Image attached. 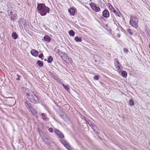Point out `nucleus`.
<instances>
[{
    "label": "nucleus",
    "mask_w": 150,
    "mask_h": 150,
    "mask_svg": "<svg viewBox=\"0 0 150 150\" xmlns=\"http://www.w3.org/2000/svg\"><path fill=\"white\" fill-rule=\"evenodd\" d=\"M17 76L18 77H20V76H19V75H18V74H17Z\"/></svg>",
    "instance_id": "obj_36"
},
{
    "label": "nucleus",
    "mask_w": 150,
    "mask_h": 150,
    "mask_svg": "<svg viewBox=\"0 0 150 150\" xmlns=\"http://www.w3.org/2000/svg\"><path fill=\"white\" fill-rule=\"evenodd\" d=\"M37 9L41 16H45L49 13L50 9L44 4H39L38 5Z\"/></svg>",
    "instance_id": "obj_1"
},
{
    "label": "nucleus",
    "mask_w": 150,
    "mask_h": 150,
    "mask_svg": "<svg viewBox=\"0 0 150 150\" xmlns=\"http://www.w3.org/2000/svg\"><path fill=\"white\" fill-rule=\"evenodd\" d=\"M149 36H150V33H149Z\"/></svg>",
    "instance_id": "obj_39"
},
{
    "label": "nucleus",
    "mask_w": 150,
    "mask_h": 150,
    "mask_svg": "<svg viewBox=\"0 0 150 150\" xmlns=\"http://www.w3.org/2000/svg\"><path fill=\"white\" fill-rule=\"evenodd\" d=\"M129 105L131 106H133L134 105V103L132 99H130L129 101Z\"/></svg>",
    "instance_id": "obj_21"
},
{
    "label": "nucleus",
    "mask_w": 150,
    "mask_h": 150,
    "mask_svg": "<svg viewBox=\"0 0 150 150\" xmlns=\"http://www.w3.org/2000/svg\"><path fill=\"white\" fill-rule=\"evenodd\" d=\"M44 40L47 42H49L50 41L51 39L47 35H45L44 37Z\"/></svg>",
    "instance_id": "obj_13"
},
{
    "label": "nucleus",
    "mask_w": 150,
    "mask_h": 150,
    "mask_svg": "<svg viewBox=\"0 0 150 150\" xmlns=\"http://www.w3.org/2000/svg\"><path fill=\"white\" fill-rule=\"evenodd\" d=\"M113 8H114L112 6H111L110 7V9L112 11V10H113Z\"/></svg>",
    "instance_id": "obj_32"
},
{
    "label": "nucleus",
    "mask_w": 150,
    "mask_h": 150,
    "mask_svg": "<svg viewBox=\"0 0 150 150\" xmlns=\"http://www.w3.org/2000/svg\"><path fill=\"white\" fill-rule=\"evenodd\" d=\"M62 86L65 90H66L67 91H69V89L68 86H66L64 84H63Z\"/></svg>",
    "instance_id": "obj_24"
},
{
    "label": "nucleus",
    "mask_w": 150,
    "mask_h": 150,
    "mask_svg": "<svg viewBox=\"0 0 150 150\" xmlns=\"http://www.w3.org/2000/svg\"><path fill=\"white\" fill-rule=\"evenodd\" d=\"M53 59L51 56H49L48 57L47 62L49 63L52 62L53 60Z\"/></svg>",
    "instance_id": "obj_18"
},
{
    "label": "nucleus",
    "mask_w": 150,
    "mask_h": 150,
    "mask_svg": "<svg viewBox=\"0 0 150 150\" xmlns=\"http://www.w3.org/2000/svg\"><path fill=\"white\" fill-rule=\"evenodd\" d=\"M31 54L33 56L36 57L38 54V51L35 49H33L31 51Z\"/></svg>",
    "instance_id": "obj_9"
},
{
    "label": "nucleus",
    "mask_w": 150,
    "mask_h": 150,
    "mask_svg": "<svg viewBox=\"0 0 150 150\" xmlns=\"http://www.w3.org/2000/svg\"><path fill=\"white\" fill-rule=\"evenodd\" d=\"M149 47L150 48V44L149 45Z\"/></svg>",
    "instance_id": "obj_38"
},
{
    "label": "nucleus",
    "mask_w": 150,
    "mask_h": 150,
    "mask_svg": "<svg viewBox=\"0 0 150 150\" xmlns=\"http://www.w3.org/2000/svg\"><path fill=\"white\" fill-rule=\"evenodd\" d=\"M26 107L28 108H29L30 110L32 108L31 105L30 103H26L25 104Z\"/></svg>",
    "instance_id": "obj_20"
},
{
    "label": "nucleus",
    "mask_w": 150,
    "mask_h": 150,
    "mask_svg": "<svg viewBox=\"0 0 150 150\" xmlns=\"http://www.w3.org/2000/svg\"><path fill=\"white\" fill-rule=\"evenodd\" d=\"M58 82L61 84L63 86V84H64L63 82L59 79L57 80Z\"/></svg>",
    "instance_id": "obj_28"
},
{
    "label": "nucleus",
    "mask_w": 150,
    "mask_h": 150,
    "mask_svg": "<svg viewBox=\"0 0 150 150\" xmlns=\"http://www.w3.org/2000/svg\"><path fill=\"white\" fill-rule=\"evenodd\" d=\"M122 76L124 77H126L127 76V73L125 71H123L121 72Z\"/></svg>",
    "instance_id": "obj_15"
},
{
    "label": "nucleus",
    "mask_w": 150,
    "mask_h": 150,
    "mask_svg": "<svg viewBox=\"0 0 150 150\" xmlns=\"http://www.w3.org/2000/svg\"><path fill=\"white\" fill-rule=\"evenodd\" d=\"M68 12L71 15H74L75 12V10L74 8L72 7L69 9Z\"/></svg>",
    "instance_id": "obj_8"
},
{
    "label": "nucleus",
    "mask_w": 150,
    "mask_h": 150,
    "mask_svg": "<svg viewBox=\"0 0 150 150\" xmlns=\"http://www.w3.org/2000/svg\"><path fill=\"white\" fill-rule=\"evenodd\" d=\"M118 37H120V35H118Z\"/></svg>",
    "instance_id": "obj_40"
},
{
    "label": "nucleus",
    "mask_w": 150,
    "mask_h": 150,
    "mask_svg": "<svg viewBox=\"0 0 150 150\" xmlns=\"http://www.w3.org/2000/svg\"><path fill=\"white\" fill-rule=\"evenodd\" d=\"M61 143L68 149L71 150V148L69 145V144L67 143V142L63 140H60Z\"/></svg>",
    "instance_id": "obj_5"
},
{
    "label": "nucleus",
    "mask_w": 150,
    "mask_h": 150,
    "mask_svg": "<svg viewBox=\"0 0 150 150\" xmlns=\"http://www.w3.org/2000/svg\"><path fill=\"white\" fill-rule=\"evenodd\" d=\"M37 64L40 67H42L43 65V63L41 61H38L37 62Z\"/></svg>",
    "instance_id": "obj_23"
},
{
    "label": "nucleus",
    "mask_w": 150,
    "mask_h": 150,
    "mask_svg": "<svg viewBox=\"0 0 150 150\" xmlns=\"http://www.w3.org/2000/svg\"><path fill=\"white\" fill-rule=\"evenodd\" d=\"M54 132L57 135L59 136V137L61 138H63L64 137V135L59 130L55 129H54Z\"/></svg>",
    "instance_id": "obj_6"
},
{
    "label": "nucleus",
    "mask_w": 150,
    "mask_h": 150,
    "mask_svg": "<svg viewBox=\"0 0 150 150\" xmlns=\"http://www.w3.org/2000/svg\"><path fill=\"white\" fill-rule=\"evenodd\" d=\"M93 79L95 80H98L99 79V76H96L93 77Z\"/></svg>",
    "instance_id": "obj_26"
},
{
    "label": "nucleus",
    "mask_w": 150,
    "mask_h": 150,
    "mask_svg": "<svg viewBox=\"0 0 150 150\" xmlns=\"http://www.w3.org/2000/svg\"><path fill=\"white\" fill-rule=\"evenodd\" d=\"M41 117L43 120L45 121H47L48 119L46 117L45 114L44 113H42L41 114Z\"/></svg>",
    "instance_id": "obj_10"
},
{
    "label": "nucleus",
    "mask_w": 150,
    "mask_h": 150,
    "mask_svg": "<svg viewBox=\"0 0 150 150\" xmlns=\"http://www.w3.org/2000/svg\"><path fill=\"white\" fill-rule=\"evenodd\" d=\"M112 11L114 12V13L116 16L120 17L119 13L117 12L116 11H115L114 8H113V10H112Z\"/></svg>",
    "instance_id": "obj_19"
},
{
    "label": "nucleus",
    "mask_w": 150,
    "mask_h": 150,
    "mask_svg": "<svg viewBox=\"0 0 150 150\" xmlns=\"http://www.w3.org/2000/svg\"><path fill=\"white\" fill-rule=\"evenodd\" d=\"M70 60H71V59H69V62H70Z\"/></svg>",
    "instance_id": "obj_37"
},
{
    "label": "nucleus",
    "mask_w": 150,
    "mask_h": 150,
    "mask_svg": "<svg viewBox=\"0 0 150 150\" xmlns=\"http://www.w3.org/2000/svg\"><path fill=\"white\" fill-rule=\"evenodd\" d=\"M88 124L91 127V128L93 129L94 131H95L96 127L95 126V125L94 124V123L92 122H91V121H89L88 122Z\"/></svg>",
    "instance_id": "obj_11"
},
{
    "label": "nucleus",
    "mask_w": 150,
    "mask_h": 150,
    "mask_svg": "<svg viewBox=\"0 0 150 150\" xmlns=\"http://www.w3.org/2000/svg\"><path fill=\"white\" fill-rule=\"evenodd\" d=\"M57 77H55V78H54V79H57Z\"/></svg>",
    "instance_id": "obj_35"
},
{
    "label": "nucleus",
    "mask_w": 150,
    "mask_h": 150,
    "mask_svg": "<svg viewBox=\"0 0 150 150\" xmlns=\"http://www.w3.org/2000/svg\"><path fill=\"white\" fill-rule=\"evenodd\" d=\"M74 40L76 42H81L82 41L81 38L78 37H75L74 38Z\"/></svg>",
    "instance_id": "obj_17"
},
{
    "label": "nucleus",
    "mask_w": 150,
    "mask_h": 150,
    "mask_svg": "<svg viewBox=\"0 0 150 150\" xmlns=\"http://www.w3.org/2000/svg\"><path fill=\"white\" fill-rule=\"evenodd\" d=\"M30 111L31 112V113L34 115V116H36L37 115V112L36 111L34 110L33 108H32L30 110Z\"/></svg>",
    "instance_id": "obj_16"
},
{
    "label": "nucleus",
    "mask_w": 150,
    "mask_h": 150,
    "mask_svg": "<svg viewBox=\"0 0 150 150\" xmlns=\"http://www.w3.org/2000/svg\"><path fill=\"white\" fill-rule=\"evenodd\" d=\"M48 130L51 133L53 132V130L51 128H49L48 129Z\"/></svg>",
    "instance_id": "obj_29"
},
{
    "label": "nucleus",
    "mask_w": 150,
    "mask_h": 150,
    "mask_svg": "<svg viewBox=\"0 0 150 150\" xmlns=\"http://www.w3.org/2000/svg\"><path fill=\"white\" fill-rule=\"evenodd\" d=\"M25 96L32 102L35 103H38V98L32 91L30 90L28 93H25Z\"/></svg>",
    "instance_id": "obj_2"
},
{
    "label": "nucleus",
    "mask_w": 150,
    "mask_h": 150,
    "mask_svg": "<svg viewBox=\"0 0 150 150\" xmlns=\"http://www.w3.org/2000/svg\"><path fill=\"white\" fill-rule=\"evenodd\" d=\"M16 79H17V80H19L20 79L19 77H18V78H17Z\"/></svg>",
    "instance_id": "obj_34"
},
{
    "label": "nucleus",
    "mask_w": 150,
    "mask_h": 150,
    "mask_svg": "<svg viewBox=\"0 0 150 150\" xmlns=\"http://www.w3.org/2000/svg\"><path fill=\"white\" fill-rule=\"evenodd\" d=\"M115 68L117 70V71L119 73H120L122 69L121 65L117 60L116 62H115Z\"/></svg>",
    "instance_id": "obj_4"
},
{
    "label": "nucleus",
    "mask_w": 150,
    "mask_h": 150,
    "mask_svg": "<svg viewBox=\"0 0 150 150\" xmlns=\"http://www.w3.org/2000/svg\"><path fill=\"white\" fill-rule=\"evenodd\" d=\"M124 51L125 52H127L128 51V50L127 49H124Z\"/></svg>",
    "instance_id": "obj_31"
},
{
    "label": "nucleus",
    "mask_w": 150,
    "mask_h": 150,
    "mask_svg": "<svg viewBox=\"0 0 150 150\" xmlns=\"http://www.w3.org/2000/svg\"><path fill=\"white\" fill-rule=\"evenodd\" d=\"M43 54H39L38 57L39 58H41L43 57Z\"/></svg>",
    "instance_id": "obj_30"
},
{
    "label": "nucleus",
    "mask_w": 150,
    "mask_h": 150,
    "mask_svg": "<svg viewBox=\"0 0 150 150\" xmlns=\"http://www.w3.org/2000/svg\"><path fill=\"white\" fill-rule=\"evenodd\" d=\"M12 37L14 39H16L18 38V36L16 32H13L12 34Z\"/></svg>",
    "instance_id": "obj_12"
},
{
    "label": "nucleus",
    "mask_w": 150,
    "mask_h": 150,
    "mask_svg": "<svg viewBox=\"0 0 150 150\" xmlns=\"http://www.w3.org/2000/svg\"><path fill=\"white\" fill-rule=\"evenodd\" d=\"M69 35L71 36H74L75 34L74 32L72 30H70L69 32Z\"/></svg>",
    "instance_id": "obj_22"
},
{
    "label": "nucleus",
    "mask_w": 150,
    "mask_h": 150,
    "mask_svg": "<svg viewBox=\"0 0 150 150\" xmlns=\"http://www.w3.org/2000/svg\"><path fill=\"white\" fill-rule=\"evenodd\" d=\"M108 5H109V8H110V6H112V5H111L110 4V3H109V4Z\"/></svg>",
    "instance_id": "obj_33"
},
{
    "label": "nucleus",
    "mask_w": 150,
    "mask_h": 150,
    "mask_svg": "<svg viewBox=\"0 0 150 150\" xmlns=\"http://www.w3.org/2000/svg\"><path fill=\"white\" fill-rule=\"evenodd\" d=\"M96 6L95 4L93 2H92L90 4V6L92 9L93 8Z\"/></svg>",
    "instance_id": "obj_25"
},
{
    "label": "nucleus",
    "mask_w": 150,
    "mask_h": 150,
    "mask_svg": "<svg viewBox=\"0 0 150 150\" xmlns=\"http://www.w3.org/2000/svg\"><path fill=\"white\" fill-rule=\"evenodd\" d=\"M102 15L103 17L105 18H108L109 17L110 13L108 10L105 9L103 11Z\"/></svg>",
    "instance_id": "obj_7"
},
{
    "label": "nucleus",
    "mask_w": 150,
    "mask_h": 150,
    "mask_svg": "<svg viewBox=\"0 0 150 150\" xmlns=\"http://www.w3.org/2000/svg\"><path fill=\"white\" fill-rule=\"evenodd\" d=\"M138 19L136 17L131 16L130 17V24L134 27L137 28L138 27Z\"/></svg>",
    "instance_id": "obj_3"
},
{
    "label": "nucleus",
    "mask_w": 150,
    "mask_h": 150,
    "mask_svg": "<svg viewBox=\"0 0 150 150\" xmlns=\"http://www.w3.org/2000/svg\"><path fill=\"white\" fill-rule=\"evenodd\" d=\"M92 9L96 12H98L100 10V8L98 6H96L93 8H92Z\"/></svg>",
    "instance_id": "obj_14"
},
{
    "label": "nucleus",
    "mask_w": 150,
    "mask_h": 150,
    "mask_svg": "<svg viewBox=\"0 0 150 150\" xmlns=\"http://www.w3.org/2000/svg\"><path fill=\"white\" fill-rule=\"evenodd\" d=\"M16 16L14 14L12 15L11 16V18L13 20H14L16 19Z\"/></svg>",
    "instance_id": "obj_27"
}]
</instances>
